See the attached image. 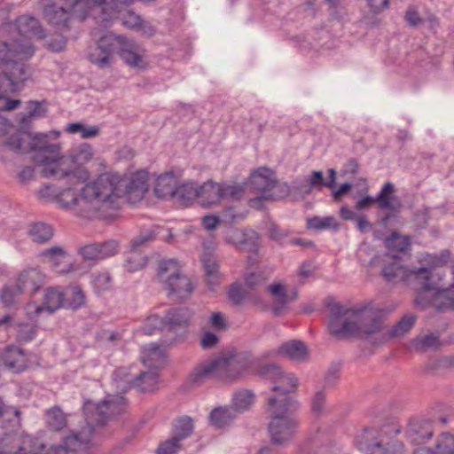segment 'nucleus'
Returning a JSON list of instances; mask_svg holds the SVG:
<instances>
[{
  "mask_svg": "<svg viewBox=\"0 0 454 454\" xmlns=\"http://www.w3.org/2000/svg\"><path fill=\"white\" fill-rule=\"evenodd\" d=\"M330 309L328 329L337 338L354 336L374 345L398 338L408 333L415 324L416 317L404 316L396 325L388 329L385 326L380 311L372 309H349L340 303L328 305Z\"/></svg>",
  "mask_w": 454,
  "mask_h": 454,
  "instance_id": "obj_1",
  "label": "nucleus"
},
{
  "mask_svg": "<svg viewBox=\"0 0 454 454\" xmlns=\"http://www.w3.org/2000/svg\"><path fill=\"white\" fill-rule=\"evenodd\" d=\"M66 179L69 184L67 188L56 192L51 186L45 185L39 191V195L42 198H53L61 207L76 209L84 217H90L103 207L114 203L119 183L116 176L101 174L95 181L83 186L80 193L77 192V186L84 181L78 183L76 180Z\"/></svg>",
  "mask_w": 454,
  "mask_h": 454,
  "instance_id": "obj_2",
  "label": "nucleus"
},
{
  "mask_svg": "<svg viewBox=\"0 0 454 454\" xmlns=\"http://www.w3.org/2000/svg\"><path fill=\"white\" fill-rule=\"evenodd\" d=\"M125 406L126 399L121 395H108L98 403L86 401L83 404V414L88 428L66 436L63 440L66 448L69 451L84 449L90 442L93 429L103 426L113 416L121 413Z\"/></svg>",
  "mask_w": 454,
  "mask_h": 454,
  "instance_id": "obj_3",
  "label": "nucleus"
},
{
  "mask_svg": "<svg viewBox=\"0 0 454 454\" xmlns=\"http://www.w3.org/2000/svg\"><path fill=\"white\" fill-rule=\"evenodd\" d=\"M284 404L278 405L276 397L268 399L270 422L269 432L274 444L283 445L293 440L299 428L297 419L289 412L298 408V403L293 398H284Z\"/></svg>",
  "mask_w": 454,
  "mask_h": 454,
  "instance_id": "obj_4",
  "label": "nucleus"
},
{
  "mask_svg": "<svg viewBox=\"0 0 454 454\" xmlns=\"http://www.w3.org/2000/svg\"><path fill=\"white\" fill-rule=\"evenodd\" d=\"M7 144L17 153L35 152L34 161L42 167L41 173L43 177L44 170L51 166L52 162L57 163L60 154L59 145L50 144L48 136L43 133L28 137L14 134L9 137Z\"/></svg>",
  "mask_w": 454,
  "mask_h": 454,
  "instance_id": "obj_5",
  "label": "nucleus"
},
{
  "mask_svg": "<svg viewBox=\"0 0 454 454\" xmlns=\"http://www.w3.org/2000/svg\"><path fill=\"white\" fill-rule=\"evenodd\" d=\"M93 149L89 144H82L73 149L67 156H59L57 163L44 170V177L56 179L68 178L78 183L88 178V173L81 166L90 161L93 157Z\"/></svg>",
  "mask_w": 454,
  "mask_h": 454,
  "instance_id": "obj_6",
  "label": "nucleus"
},
{
  "mask_svg": "<svg viewBox=\"0 0 454 454\" xmlns=\"http://www.w3.org/2000/svg\"><path fill=\"white\" fill-rule=\"evenodd\" d=\"M220 372V381L235 383L246 375L257 374V368L262 364L254 361L247 352H238L236 349H227L217 357Z\"/></svg>",
  "mask_w": 454,
  "mask_h": 454,
  "instance_id": "obj_7",
  "label": "nucleus"
},
{
  "mask_svg": "<svg viewBox=\"0 0 454 454\" xmlns=\"http://www.w3.org/2000/svg\"><path fill=\"white\" fill-rule=\"evenodd\" d=\"M386 428L363 429L355 438L356 448L365 454H404V445L399 441L385 442Z\"/></svg>",
  "mask_w": 454,
  "mask_h": 454,
  "instance_id": "obj_8",
  "label": "nucleus"
},
{
  "mask_svg": "<svg viewBox=\"0 0 454 454\" xmlns=\"http://www.w3.org/2000/svg\"><path fill=\"white\" fill-rule=\"evenodd\" d=\"M257 375L272 383V391L278 393V405H283L284 398H291L288 394L294 392L298 387V379L291 372H286L276 364H262L258 366Z\"/></svg>",
  "mask_w": 454,
  "mask_h": 454,
  "instance_id": "obj_9",
  "label": "nucleus"
},
{
  "mask_svg": "<svg viewBox=\"0 0 454 454\" xmlns=\"http://www.w3.org/2000/svg\"><path fill=\"white\" fill-rule=\"evenodd\" d=\"M113 380L116 388L121 392H126L131 387H135L140 392H150L158 384V374L154 371H150L134 375L129 369L121 367L114 372Z\"/></svg>",
  "mask_w": 454,
  "mask_h": 454,
  "instance_id": "obj_10",
  "label": "nucleus"
},
{
  "mask_svg": "<svg viewBox=\"0 0 454 454\" xmlns=\"http://www.w3.org/2000/svg\"><path fill=\"white\" fill-rule=\"evenodd\" d=\"M250 185L261 192L264 200H279L289 194L286 184H278L274 172L268 168H260L250 177Z\"/></svg>",
  "mask_w": 454,
  "mask_h": 454,
  "instance_id": "obj_11",
  "label": "nucleus"
},
{
  "mask_svg": "<svg viewBox=\"0 0 454 454\" xmlns=\"http://www.w3.org/2000/svg\"><path fill=\"white\" fill-rule=\"evenodd\" d=\"M118 41H123V36L113 34L102 36L89 49L90 62L102 69L110 67L114 52L117 51Z\"/></svg>",
  "mask_w": 454,
  "mask_h": 454,
  "instance_id": "obj_12",
  "label": "nucleus"
},
{
  "mask_svg": "<svg viewBox=\"0 0 454 454\" xmlns=\"http://www.w3.org/2000/svg\"><path fill=\"white\" fill-rule=\"evenodd\" d=\"M65 6H58L56 4L47 5L44 8V15L48 22L59 27L68 28V21L71 16L78 14L80 17V5L82 0H64Z\"/></svg>",
  "mask_w": 454,
  "mask_h": 454,
  "instance_id": "obj_13",
  "label": "nucleus"
},
{
  "mask_svg": "<svg viewBox=\"0 0 454 454\" xmlns=\"http://www.w3.org/2000/svg\"><path fill=\"white\" fill-rule=\"evenodd\" d=\"M11 63L10 69L0 74L1 93H14L21 90L23 83L29 77L28 68L23 62Z\"/></svg>",
  "mask_w": 454,
  "mask_h": 454,
  "instance_id": "obj_14",
  "label": "nucleus"
},
{
  "mask_svg": "<svg viewBox=\"0 0 454 454\" xmlns=\"http://www.w3.org/2000/svg\"><path fill=\"white\" fill-rule=\"evenodd\" d=\"M119 243L114 239L90 243L81 247L78 254L85 261H101L118 254Z\"/></svg>",
  "mask_w": 454,
  "mask_h": 454,
  "instance_id": "obj_15",
  "label": "nucleus"
},
{
  "mask_svg": "<svg viewBox=\"0 0 454 454\" xmlns=\"http://www.w3.org/2000/svg\"><path fill=\"white\" fill-rule=\"evenodd\" d=\"M59 308H65V292L59 287H51L45 292L43 305L29 303L27 306V312L29 315H39L42 311L47 310L51 314Z\"/></svg>",
  "mask_w": 454,
  "mask_h": 454,
  "instance_id": "obj_16",
  "label": "nucleus"
},
{
  "mask_svg": "<svg viewBox=\"0 0 454 454\" xmlns=\"http://www.w3.org/2000/svg\"><path fill=\"white\" fill-rule=\"evenodd\" d=\"M433 426L426 420L411 419L404 431L406 440L414 445L426 443L433 437Z\"/></svg>",
  "mask_w": 454,
  "mask_h": 454,
  "instance_id": "obj_17",
  "label": "nucleus"
},
{
  "mask_svg": "<svg viewBox=\"0 0 454 454\" xmlns=\"http://www.w3.org/2000/svg\"><path fill=\"white\" fill-rule=\"evenodd\" d=\"M163 285L168 296L176 300L188 299L194 289L191 279L183 272Z\"/></svg>",
  "mask_w": 454,
  "mask_h": 454,
  "instance_id": "obj_18",
  "label": "nucleus"
},
{
  "mask_svg": "<svg viewBox=\"0 0 454 454\" xmlns=\"http://www.w3.org/2000/svg\"><path fill=\"white\" fill-rule=\"evenodd\" d=\"M209 380H220V372L216 357L204 361L197 365L189 376L190 382L196 386Z\"/></svg>",
  "mask_w": 454,
  "mask_h": 454,
  "instance_id": "obj_19",
  "label": "nucleus"
},
{
  "mask_svg": "<svg viewBox=\"0 0 454 454\" xmlns=\"http://www.w3.org/2000/svg\"><path fill=\"white\" fill-rule=\"evenodd\" d=\"M273 298L271 310L274 316L280 317L287 308V305L297 299V293L291 295L286 293V286L281 283H273L267 287Z\"/></svg>",
  "mask_w": 454,
  "mask_h": 454,
  "instance_id": "obj_20",
  "label": "nucleus"
},
{
  "mask_svg": "<svg viewBox=\"0 0 454 454\" xmlns=\"http://www.w3.org/2000/svg\"><path fill=\"white\" fill-rule=\"evenodd\" d=\"M426 294L420 293L415 300L417 305L421 304L423 308L430 305L438 310H444L454 308V283L448 288L437 290L428 304L422 303Z\"/></svg>",
  "mask_w": 454,
  "mask_h": 454,
  "instance_id": "obj_21",
  "label": "nucleus"
},
{
  "mask_svg": "<svg viewBox=\"0 0 454 454\" xmlns=\"http://www.w3.org/2000/svg\"><path fill=\"white\" fill-rule=\"evenodd\" d=\"M44 274L38 268H28L20 273L17 284L24 293L34 294L44 285Z\"/></svg>",
  "mask_w": 454,
  "mask_h": 454,
  "instance_id": "obj_22",
  "label": "nucleus"
},
{
  "mask_svg": "<svg viewBox=\"0 0 454 454\" xmlns=\"http://www.w3.org/2000/svg\"><path fill=\"white\" fill-rule=\"evenodd\" d=\"M117 51L120 58L129 67L144 68L145 62L139 52L138 46L123 36V41H118Z\"/></svg>",
  "mask_w": 454,
  "mask_h": 454,
  "instance_id": "obj_23",
  "label": "nucleus"
},
{
  "mask_svg": "<svg viewBox=\"0 0 454 454\" xmlns=\"http://www.w3.org/2000/svg\"><path fill=\"white\" fill-rule=\"evenodd\" d=\"M201 262L205 271L206 283L209 290L215 291L221 283L219 265L214 254L204 253L201 255Z\"/></svg>",
  "mask_w": 454,
  "mask_h": 454,
  "instance_id": "obj_24",
  "label": "nucleus"
},
{
  "mask_svg": "<svg viewBox=\"0 0 454 454\" xmlns=\"http://www.w3.org/2000/svg\"><path fill=\"white\" fill-rule=\"evenodd\" d=\"M198 199L202 207L217 203L223 199V185L212 181L204 183L199 188Z\"/></svg>",
  "mask_w": 454,
  "mask_h": 454,
  "instance_id": "obj_25",
  "label": "nucleus"
},
{
  "mask_svg": "<svg viewBox=\"0 0 454 454\" xmlns=\"http://www.w3.org/2000/svg\"><path fill=\"white\" fill-rule=\"evenodd\" d=\"M15 26L20 35H34L40 39L46 36L45 30L35 17L28 15L20 16L16 20Z\"/></svg>",
  "mask_w": 454,
  "mask_h": 454,
  "instance_id": "obj_26",
  "label": "nucleus"
},
{
  "mask_svg": "<svg viewBox=\"0 0 454 454\" xmlns=\"http://www.w3.org/2000/svg\"><path fill=\"white\" fill-rule=\"evenodd\" d=\"M308 354L306 345L301 340H291L282 344L278 350H273L271 356H286L292 360L302 361Z\"/></svg>",
  "mask_w": 454,
  "mask_h": 454,
  "instance_id": "obj_27",
  "label": "nucleus"
},
{
  "mask_svg": "<svg viewBox=\"0 0 454 454\" xmlns=\"http://www.w3.org/2000/svg\"><path fill=\"white\" fill-rule=\"evenodd\" d=\"M407 283L415 282L417 283V288L419 290L423 291L424 293H427L430 291H434V294L439 290L434 286V285L431 281V271L427 267H420L416 270H409V274L407 276Z\"/></svg>",
  "mask_w": 454,
  "mask_h": 454,
  "instance_id": "obj_28",
  "label": "nucleus"
},
{
  "mask_svg": "<svg viewBox=\"0 0 454 454\" xmlns=\"http://www.w3.org/2000/svg\"><path fill=\"white\" fill-rule=\"evenodd\" d=\"M192 317V311L188 308L169 309L164 317L165 323L171 328L187 327Z\"/></svg>",
  "mask_w": 454,
  "mask_h": 454,
  "instance_id": "obj_29",
  "label": "nucleus"
},
{
  "mask_svg": "<svg viewBox=\"0 0 454 454\" xmlns=\"http://www.w3.org/2000/svg\"><path fill=\"white\" fill-rule=\"evenodd\" d=\"M395 192V186L393 184L387 182L386 183L378 195L375 197L378 207L382 210L388 211H397L401 204L398 199L393 196V192Z\"/></svg>",
  "mask_w": 454,
  "mask_h": 454,
  "instance_id": "obj_30",
  "label": "nucleus"
},
{
  "mask_svg": "<svg viewBox=\"0 0 454 454\" xmlns=\"http://www.w3.org/2000/svg\"><path fill=\"white\" fill-rule=\"evenodd\" d=\"M182 264L176 259H162L157 269V278L160 283H165L181 274Z\"/></svg>",
  "mask_w": 454,
  "mask_h": 454,
  "instance_id": "obj_31",
  "label": "nucleus"
},
{
  "mask_svg": "<svg viewBox=\"0 0 454 454\" xmlns=\"http://www.w3.org/2000/svg\"><path fill=\"white\" fill-rule=\"evenodd\" d=\"M260 248V236L253 230H247L242 239L239 250L248 252V262L253 264L256 262V255Z\"/></svg>",
  "mask_w": 454,
  "mask_h": 454,
  "instance_id": "obj_32",
  "label": "nucleus"
},
{
  "mask_svg": "<svg viewBox=\"0 0 454 454\" xmlns=\"http://www.w3.org/2000/svg\"><path fill=\"white\" fill-rule=\"evenodd\" d=\"M237 417L231 407H217L209 414V423L215 428H223L229 426Z\"/></svg>",
  "mask_w": 454,
  "mask_h": 454,
  "instance_id": "obj_33",
  "label": "nucleus"
},
{
  "mask_svg": "<svg viewBox=\"0 0 454 454\" xmlns=\"http://www.w3.org/2000/svg\"><path fill=\"white\" fill-rule=\"evenodd\" d=\"M199 188L193 183H184L176 187L171 198L181 205L188 206L198 198Z\"/></svg>",
  "mask_w": 454,
  "mask_h": 454,
  "instance_id": "obj_34",
  "label": "nucleus"
},
{
  "mask_svg": "<svg viewBox=\"0 0 454 454\" xmlns=\"http://www.w3.org/2000/svg\"><path fill=\"white\" fill-rule=\"evenodd\" d=\"M409 270L397 262L386 264L381 270V275L385 280L391 283L406 282Z\"/></svg>",
  "mask_w": 454,
  "mask_h": 454,
  "instance_id": "obj_35",
  "label": "nucleus"
},
{
  "mask_svg": "<svg viewBox=\"0 0 454 454\" xmlns=\"http://www.w3.org/2000/svg\"><path fill=\"white\" fill-rule=\"evenodd\" d=\"M176 184L177 181L173 173H165L158 177L154 192L158 197H172L173 192L178 186Z\"/></svg>",
  "mask_w": 454,
  "mask_h": 454,
  "instance_id": "obj_36",
  "label": "nucleus"
},
{
  "mask_svg": "<svg viewBox=\"0 0 454 454\" xmlns=\"http://www.w3.org/2000/svg\"><path fill=\"white\" fill-rule=\"evenodd\" d=\"M142 362L149 368L158 369L164 364V354L161 348L156 344H150L145 348Z\"/></svg>",
  "mask_w": 454,
  "mask_h": 454,
  "instance_id": "obj_37",
  "label": "nucleus"
},
{
  "mask_svg": "<svg viewBox=\"0 0 454 454\" xmlns=\"http://www.w3.org/2000/svg\"><path fill=\"white\" fill-rule=\"evenodd\" d=\"M254 393L249 389H239L232 395V409L237 413L248 410L254 402Z\"/></svg>",
  "mask_w": 454,
  "mask_h": 454,
  "instance_id": "obj_38",
  "label": "nucleus"
},
{
  "mask_svg": "<svg viewBox=\"0 0 454 454\" xmlns=\"http://www.w3.org/2000/svg\"><path fill=\"white\" fill-rule=\"evenodd\" d=\"M193 430L194 424L192 419L189 416H183L175 420L171 435L182 442L190 437Z\"/></svg>",
  "mask_w": 454,
  "mask_h": 454,
  "instance_id": "obj_39",
  "label": "nucleus"
},
{
  "mask_svg": "<svg viewBox=\"0 0 454 454\" xmlns=\"http://www.w3.org/2000/svg\"><path fill=\"white\" fill-rule=\"evenodd\" d=\"M4 365L15 372H20L25 368V355L18 348H9L2 358Z\"/></svg>",
  "mask_w": 454,
  "mask_h": 454,
  "instance_id": "obj_40",
  "label": "nucleus"
},
{
  "mask_svg": "<svg viewBox=\"0 0 454 454\" xmlns=\"http://www.w3.org/2000/svg\"><path fill=\"white\" fill-rule=\"evenodd\" d=\"M67 255V251L58 246L44 249L39 254L43 262L51 264L54 269H57L65 261Z\"/></svg>",
  "mask_w": 454,
  "mask_h": 454,
  "instance_id": "obj_41",
  "label": "nucleus"
},
{
  "mask_svg": "<svg viewBox=\"0 0 454 454\" xmlns=\"http://www.w3.org/2000/svg\"><path fill=\"white\" fill-rule=\"evenodd\" d=\"M28 235L34 242L43 244L53 236V229L44 223H36L30 226Z\"/></svg>",
  "mask_w": 454,
  "mask_h": 454,
  "instance_id": "obj_42",
  "label": "nucleus"
},
{
  "mask_svg": "<svg viewBox=\"0 0 454 454\" xmlns=\"http://www.w3.org/2000/svg\"><path fill=\"white\" fill-rule=\"evenodd\" d=\"M11 62L20 61L29 59L34 55V48L28 42H13L11 43Z\"/></svg>",
  "mask_w": 454,
  "mask_h": 454,
  "instance_id": "obj_43",
  "label": "nucleus"
},
{
  "mask_svg": "<svg viewBox=\"0 0 454 454\" xmlns=\"http://www.w3.org/2000/svg\"><path fill=\"white\" fill-rule=\"evenodd\" d=\"M307 227L309 229L323 231V230H334L340 228V224L334 216H313L307 220Z\"/></svg>",
  "mask_w": 454,
  "mask_h": 454,
  "instance_id": "obj_44",
  "label": "nucleus"
},
{
  "mask_svg": "<svg viewBox=\"0 0 454 454\" xmlns=\"http://www.w3.org/2000/svg\"><path fill=\"white\" fill-rule=\"evenodd\" d=\"M85 295L79 286H73L65 291V308L77 309L83 305Z\"/></svg>",
  "mask_w": 454,
  "mask_h": 454,
  "instance_id": "obj_45",
  "label": "nucleus"
},
{
  "mask_svg": "<svg viewBox=\"0 0 454 454\" xmlns=\"http://www.w3.org/2000/svg\"><path fill=\"white\" fill-rule=\"evenodd\" d=\"M46 422L48 427L52 431H59L66 427L67 418L59 408H52L47 411Z\"/></svg>",
  "mask_w": 454,
  "mask_h": 454,
  "instance_id": "obj_46",
  "label": "nucleus"
},
{
  "mask_svg": "<svg viewBox=\"0 0 454 454\" xmlns=\"http://www.w3.org/2000/svg\"><path fill=\"white\" fill-rule=\"evenodd\" d=\"M148 175L145 171H137L135 173L128 185V192H138L143 195L147 191Z\"/></svg>",
  "mask_w": 454,
  "mask_h": 454,
  "instance_id": "obj_47",
  "label": "nucleus"
},
{
  "mask_svg": "<svg viewBox=\"0 0 454 454\" xmlns=\"http://www.w3.org/2000/svg\"><path fill=\"white\" fill-rule=\"evenodd\" d=\"M388 249L395 252H405L409 249L411 243L407 237L399 235L397 232H393L390 238L385 241Z\"/></svg>",
  "mask_w": 454,
  "mask_h": 454,
  "instance_id": "obj_48",
  "label": "nucleus"
},
{
  "mask_svg": "<svg viewBox=\"0 0 454 454\" xmlns=\"http://www.w3.org/2000/svg\"><path fill=\"white\" fill-rule=\"evenodd\" d=\"M23 293L24 291L16 284L4 287L0 298L5 307H11L17 302L18 297Z\"/></svg>",
  "mask_w": 454,
  "mask_h": 454,
  "instance_id": "obj_49",
  "label": "nucleus"
},
{
  "mask_svg": "<svg viewBox=\"0 0 454 454\" xmlns=\"http://www.w3.org/2000/svg\"><path fill=\"white\" fill-rule=\"evenodd\" d=\"M125 262L127 270L134 272L141 270L146 264L147 260L145 255L131 249L130 253L127 255Z\"/></svg>",
  "mask_w": 454,
  "mask_h": 454,
  "instance_id": "obj_50",
  "label": "nucleus"
},
{
  "mask_svg": "<svg viewBox=\"0 0 454 454\" xmlns=\"http://www.w3.org/2000/svg\"><path fill=\"white\" fill-rule=\"evenodd\" d=\"M437 454H454V435L443 433L436 442Z\"/></svg>",
  "mask_w": 454,
  "mask_h": 454,
  "instance_id": "obj_51",
  "label": "nucleus"
},
{
  "mask_svg": "<svg viewBox=\"0 0 454 454\" xmlns=\"http://www.w3.org/2000/svg\"><path fill=\"white\" fill-rule=\"evenodd\" d=\"M46 113V109L43 107L39 101H29L27 103V112L21 118V122H28L33 118L43 117Z\"/></svg>",
  "mask_w": 454,
  "mask_h": 454,
  "instance_id": "obj_52",
  "label": "nucleus"
},
{
  "mask_svg": "<svg viewBox=\"0 0 454 454\" xmlns=\"http://www.w3.org/2000/svg\"><path fill=\"white\" fill-rule=\"evenodd\" d=\"M181 447V442L171 435L159 445L157 454H176Z\"/></svg>",
  "mask_w": 454,
  "mask_h": 454,
  "instance_id": "obj_53",
  "label": "nucleus"
},
{
  "mask_svg": "<svg viewBox=\"0 0 454 454\" xmlns=\"http://www.w3.org/2000/svg\"><path fill=\"white\" fill-rule=\"evenodd\" d=\"M121 20L125 27L137 30L142 29L145 25L142 18L130 11H128L122 14Z\"/></svg>",
  "mask_w": 454,
  "mask_h": 454,
  "instance_id": "obj_54",
  "label": "nucleus"
},
{
  "mask_svg": "<svg viewBox=\"0 0 454 454\" xmlns=\"http://www.w3.org/2000/svg\"><path fill=\"white\" fill-rule=\"evenodd\" d=\"M228 296L233 304L239 305L245 300L247 296V292L239 284L234 283L231 286L229 289Z\"/></svg>",
  "mask_w": 454,
  "mask_h": 454,
  "instance_id": "obj_55",
  "label": "nucleus"
},
{
  "mask_svg": "<svg viewBox=\"0 0 454 454\" xmlns=\"http://www.w3.org/2000/svg\"><path fill=\"white\" fill-rule=\"evenodd\" d=\"M247 230L229 229L224 234V241L234 246L237 249L244 238Z\"/></svg>",
  "mask_w": 454,
  "mask_h": 454,
  "instance_id": "obj_56",
  "label": "nucleus"
},
{
  "mask_svg": "<svg viewBox=\"0 0 454 454\" xmlns=\"http://www.w3.org/2000/svg\"><path fill=\"white\" fill-rule=\"evenodd\" d=\"M438 343V335L430 333L422 337L418 338L415 340V347L418 349L425 350L429 348H434Z\"/></svg>",
  "mask_w": 454,
  "mask_h": 454,
  "instance_id": "obj_57",
  "label": "nucleus"
},
{
  "mask_svg": "<svg viewBox=\"0 0 454 454\" xmlns=\"http://www.w3.org/2000/svg\"><path fill=\"white\" fill-rule=\"evenodd\" d=\"M36 329L29 324H20L18 329V338L20 340L29 341L35 338Z\"/></svg>",
  "mask_w": 454,
  "mask_h": 454,
  "instance_id": "obj_58",
  "label": "nucleus"
},
{
  "mask_svg": "<svg viewBox=\"0 0 454 454\" xmlns=\"http://www.w3.org/2000/svg\"><path fill=\"white\" fill-rule=\"evenodd\" d=\"M243 194L244 188L241 185H223V199L239 200Z\"/></svg>",
  "mask_w": 454,
  "mask_h": 454,
  "instance_id": "obj_59",
  "label": "nucleus"
},
{
  "mask_svg": "<svg viewBox=\"0 0 454 454\" xmlns=\"http://www.w3.org/2000/svg\"><path fill=\"white\" fill-rule=\"evenodd\" d=\"M309 184L307 185L306 192H309L312 188L318 186H325V178L322 171H313L308 179Z\"/></svg>",
  "mask_w": 454,
  "mask_h": 454,
  "instance_id": "obj_60",
  "label": "nucleus"
},
{
  "mask_svg": "<svg viewBox=\"0 0 454 454\" xmlns=\"http://www.w3.org/2000/svg\"><path fill=\"white\" fill-rule=\"evenodd\" d=\"M269 236L271 239L280 241L289 235V231L286 229H281L275 223H270L268 228Z\"/></svg>",
  "mask_w": 454,
  "mask_h": 454,
  "instance_id": "obj_61",
  "label": "nucleus"
},
{
  "mask_svg": "<svg viewBox=\"0 0 454 454\" xmlns=\"http://www.w3.org/2000/svg\"><path fill=\"white\" fill-rule=\"evenodd\" d=\"M325 402V395L323 391H317L311 402V407L314 413L319 414L323 411Z\"/></svg>",
  "mask_w": 454,
  "mask_h": 454,
  "instance_id": "obj_62",
  "label": "nucleus"
},
{
  "mask_svg": "<svg viewBox=\"0 0 454 454\" xmlns=\"http://www.w3.org/2000/svg\"><path fill=\"white\" fill-rule=\"evenodd\" d=\"M264 282L263 275L260 272H251L246 275L245 284L249 288H254L262 285Z\"/></svg>",
  "mask_w": 454,
  "mask_h": 454,
  "instance_id": "obj_63",
  "label": "nucleus"
},
{
  "mask_svg": "<svg viewBox=\"0 0 454 454\" xmlns=\"http://www.w3.org/2000/svg\"><path fill=\"white\" fill-rule=\"evenodd\" d=\"M218 340L219 338L215 333L206 332L200 340V346L204 349H210L217 344Z\"/></svg>",
  "mask_w": 454,
  "mask_h": 454,
  "instance_id": "obj_64",
  "label": "nucleus"
}]
</instances>
